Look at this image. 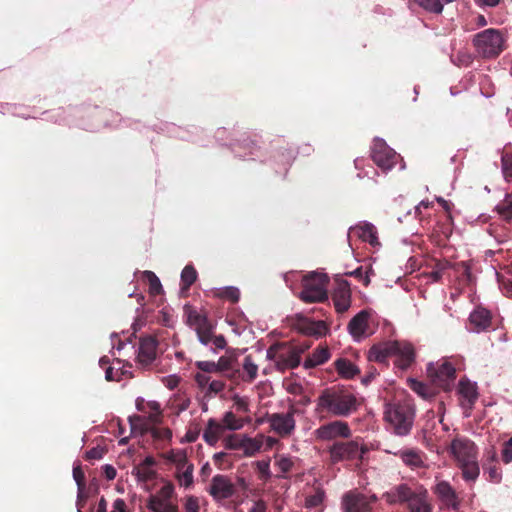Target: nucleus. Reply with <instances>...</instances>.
<instances>
[{
  "instance_id": "obj_58",
  "label": "nucleus",
  "mask_w": 512,
  "mask_h": 512,
  "mask_svg": "<svg viewBox=\"0 0 512 512\" xmlns=\"http://www.w3.org/2000/svg\"><path fill=\"white\" fill-rule=\"evenodd\" d=\"M248 512H267V504L263 500H257L253 503Z\"/></svg>"
},
{
  "instance_id": "obj_12",
  "label": "nucleus",
  "mask_w": 512,
  "mask_h": 512,
  "mask_svg": "<svg viewBox=\"0 0 512 512\" xmlns=\"http://www.w3.org/2000/svg\"><path fill=\"white\" fill-rule=\"evenodd\" d=\"M398 155L384 140L376 138L372 147V159L384 171L390 170L397 162Z\"/></svg>"
},
{
  "instance_id": "obj_23",
  "label": "nucleus",
  "mask_w": 512,
  "mask_h": 512,
  "mask_svg": "<svg viewBox=\"0 0 512 512\" xmlns=\"http://www.w3.org/2000/svg\"><path fill=\"white\" fill-rule=\"evenodd\" d=\"M396 347L394 341L374 345L369 350L368 359L369 361L384 363L388 357L393 356Z\"/></svg>"
},
{
  "instance_id": "obj_32",
  "label": "nucleus",
  "mask_w": 512,
  "mask_h": 512,
  "mask_svg": "<svg viewBox=\"0 0 512 512\" xmlns=\"http://www.w3.org/2000/svg\"><path fill=\"white\" fill-rule=\"evenodd\" d=\"M335 368L337 372L344 378H353L359 373V369L351 361L340 358L335 361Z\"/></svg>"
},
{
  "instance_id": "obj_27",
  "label": "nucleus",
  "mask_w": 512,
  "mask_h": 512,
  "mask_svg": "<svg viewBox=\"0 0 512 512\" xmlns=\"http://www.w3.org/2000/svg\"><path fill=\"white\" fill-rule=\"evenodd\" d=\"M187 322L195 329L197 335L203 334L207 331H213V325L208 321L206 316L195 310H191L188 313Z\"/></svg>"
},
{
  "instance_id": "obj_4",
  "label": "nucleus",
  "mask_w": 512,
  "mask_h": 512,
  "mask_svg": "<svg viewBox=\"0 0 512 512\" xmlns=\"http://www.w3.org/2000/svg\"><path fill=\"white\" fill-rule=\"evenodd\" d=\"M308 348L293 347L286 344H274L266 352V357L274 361L279 371L293 369L299 366L301 354Z\"/></svg>"
},
{
  "instance_id": "obj_34",
  "label": "nucleus",
  "mask_w": 512,
  "mask_h": 512,
  "mask_svg": "<svg viewBox=\"0 0 512 512\" xmlns=\"http://www.w3.org/2000/svg\"><path fill=\"white\" fill-rule=\"evenodd\" d=\"M242 379L246 382H252L256 379L258 374V366L253 362L251 356L244 358Z\"/></svg>"
},
{
  "instance_id": "obj_16",
  "label": "nucleus",
  "mask_w": 512,
  "mask_h": 512,
  "mask_svg": "<svg viewBox=\"0 0 512 512\" xmlns=\"http://www.w3.org/2000/svg\"><path fill=\"white\" fill-rule=\"evenodd\" d=\"M451 452L459 465L477 460L476 446L466 438L454 439L451 443Z\"/></svg>"
},
{
  "instance_id": "obj_35",
  "label": "nucleus",
  "mask_w": 512,
  "mask_h": 512,
  "mask_svg": "<svg viewBox=\"0 0 512 512\" xmlns=\"http://www.w3.org/2000/svg\"><path fill=\"white\" fill-rule=\"evenodd\" d=\"M333 302L338 313L347 311L351 304L350 293L347 290L339 291L334 295Z\"/></svg>"
},
{
  "instance_id": "obj_43",
  "label": "nucleus",
  "mask_w": 512,
  "mask_h": 512,
  "mask_svg": "<svg viewBox=\"0 0 512 512\" xmlns=\"http://www.w3.org/2000/svg\"><path fill=\"white\" fill-rule=\"evenodd\" d=\"M73 478L77 484L78 501H79L80 497H82V495H83V490L85 489L84 473L81 470L80 466H75L73 468Z\"/></svg>"
},
{
  "instance_id": "obj_14",
  "label": "nucleus",
  "mask_w": 512,
  "mask_h": 512,
  "mask_svg": "<svg viewBox=\"0 0 512 512\" xmlns=\"http://www.w3.org/2000/svg\"><path fill=\"white\" fill-rule=\"evenodd\" d=\"M440 507L447 510H458L460 499L454 488L447 481H439L433 488Z\"/></svg>"
},
{
  "instance_id": "obj_29",
  "label": "nucleus",
  "mask_w": 512,
  "mask_h": 512,
  "mask_svg": "<svg viewBox=\"0 0 512 512\" xmlns=\"http://www.w3.org/2000/svg\"><path fill=\"white\" fill-rule=\"evenodd\" d=\"M263 444L264 435H258L255 438L243 435L241 450L245 456L251 457L261 450Z\"/></svg>"
},
{
  "instance_id": "obj_62",
  "label": "nucleus",
  "mask_w": 512,
  "mask_h": 512,
  "mask_svg": "<svg viewBox=\"0 0 512 512\" xmlns=\"http://www.w3.org/2000/svg\"><path fill=\"white\" fill-rule=\"evenodd\" d=\"M103 456V450L101 448H92L86 453L88 459H101Z\"/></svg>"
},
{
  "instance_id": "obj_18",
  "label": "nucleus",
  "mask_w": 512,
  "mask_h": 512,
  "mask_svg": "<svg viewBox=\"0 0 512 512\" xmlns=\"http://www.w3.org/2000/svg\"><path fill=\"white\" fill-rule=\"evenodd\" d=\"M342 505L345 512H372L368 498L362 494L347 493Z\"/></svg>"
},
{
  "instance_id": "obj_45",
  "label": "nucleus",
  "mask_w": 512,
  "mask_h": 512,
  "mask_svg": "<svg viewBox=\"0 0 512 512\" xmlns=\"http://www.w3.org/2000/svg\"><path fill=\"white\" fill-rule=\"evenodd\" d=\"M217 295L222 298H226L231 300L232 302H237L240 297V291L238 288L234 286H229L221 289Z\"/></svg>"
},
{
  "instance_id": "obj_63",
  "label": "nucleus",
  "mask_w": 512,
  "mask_h": 512,
  "mask_svg": "<svg viewBox=\"0 0 512 512\" xmlns=\"http://www.w3.org/2000/svg\"><path fill=\"white\" fill-rule=\"evenodd\" d=\"M103 470H104L105 477L108 480H113L116 477V469L112 465L106 464L103 467Z\"/></svg>"
},
{
  "instance_id": "obj_59",
  "label": "nucleus",
  "mask_w": 512,
  "mask_h": 512,
  "mask_svg": "<svg viewBox=\"0 0 512 512\" xmlns=\"http://www.w3.org/2000/svg\"><path fill=\"white\" fill-rule=\"evenodd\" d=\"M210 377L208 375H206L205 373H198L196 374L195 376V380L197 382V384L201 387V388H204V387H208V384L210 382Z\"/></svg>"
},
{
  "instance_id": "obj_36",
  "label": "nucleus",
  "mask_w": 512,
  "mask_h": 512,
  "mask_svg": "<svg viewBox=\"0 0 512 512\" xmlns=\"http://www.w3.org/2000/svg\"><path fill=\"white\" fill-rule=\"evenodd\" d=\"M462 470L463 478L467 481H475L480 473L478 461L463 463L459 465Z\"/></svg>"
},
{
  "instance_id": "obj_33",
  "label": "nucleus",
  "mask_w": 512,
  "mask_h": 512,
  "mask_svg": "<svg viewBox=\"0 0 512 512\" xmlns=\"http://www.w3.org/2000/svg\"><path fill=\"white\" fill-rule=\"evenodd\" d=\"M221 424L224 430L237 431L244 427L245 420L236 417L233 412L227 411L223 415Z\"/></svg>"
},
{
  "instance_id": "obj_15",
  "label": "nucleus",
  "mask_w": 512,
  "mask_h": 512,
  "mask_svg": "<svg viewBox=\"0 0 512 512\" xmlns=\"http://www.w3.org/2000/svg\"><path fill=\"white\" fill-rule=\"evenodd\" d=\"M406 506L408 512H433L428 490L421 485L413 486Z\"/></svg>"
},
{
  "instance_id": "obj_60",
  "label": "nucleus",
  "mask_w": 512,
  "mask_h": 512,
  "mask_svg": "<svg viewBox=\"0 0 512 512\" xmlns=\"http://www.w3.org/2000/svg\"><path fill=\"white\" fill-rule=\"evenodd\" d=\"M211 344L216 349H224L226 346V340H225L224 336H222V335L213 336Z\"/></svg>"
},
{
  "instance_id": "obj_42",
  "label": "nucleus",
  "mask_w": 512,
  "mask_h": 512,
  "mask_svg": "<svg viewBox=\"0 0 512 512\" xmlns=\"http://www.w3.org/2000/svg\"><path fill=\"white\" fill-rule=\"evenodd\" d=\"M419 6L432 13H441L443 5L440 0H415Z\"/></svg>"
},
{
  "instance_id": "obj_39",
  "label": "nucleus",
  "mask_w": 512,
  "mask_h": 512,
  "mask_svg": "<svg viewBox=\"0 0 512 512\" xmlns=\"http://www.w3.org/2000/svg\"><path fill=\"white\" fill-rule=\"evenodd\" d=\"M144 277L149 283V291L153 295L160 294L162 292V285L159 278L152 271H144Z\"/></svg>"
},
{
  "instance_id": "obj_37",
  "label": "nucleus",
  "mask_w": 512,
  "mask_h": 512,
  "mask_svg": "<svg viewBox=\"0 0 512 512\" xmlns=\"http://www.w3.org/2000/svg\"><path fill=\"white\" fill-rule=\"evenodd\" d=\"M495 209L504 220H510L512 218V193L508 194Z\"/></svg>"
},
{
  "instance_id": "obj_10",
  "label": "nucleus",
  "mask_w": 512,
  "mask_h": 512,
  "mask_svg": "<svg viewBox=\"0 0 512 512\" xmlns=\"http://www.w3.org/2000/svg\"><path fill=\"white\" fill-rule=\"evenodd\" d=\"M366 449L356 441L338 442L329 449L330 459L333 463L345 460L361 459Z\"/></svg>"
},
{
  "instance_id": "obj_1",
  "label": "nucleus",
  "mask_w": 512,
  "mask_h": 512,
  "mask_svg": "<svg viewBox=\"0 0 512 512\" xmlns=\"http://www.w3.org/2000/svg\"><path fill=\"white\" fill-rule=\"evenodd\" d=\"M384 418L395 435L406 436L413 427L415 411L408 402L387 403Z\"/></svg>"
},
{
  "instance_id": "obj_30",
  "label": "nucleus",
  "mask_w": 512,
  "mask_h": 512,
  "mask_svg": "<svg viewBox=\"0 0 512 512\" xmlns=\"http://www.w3.org/2000/svg\"><path fill=\"white\" fill-rule=\"evenodd\" d=\"M329 358V349L327 347H319L305 359L303 366L305 369L314 368L318 365L325 363Z\"/></svg>"
},
{
  "instance_id": "obj_20",
  "label": "nucleus",
  "mask_w": 512,
  "mask_h": 512,
  "mask_svg": "<svg viewBox=\"0 0 512 512\" xmlns=\"http://www.w3.org/2000/svg\"><path fill=\"white\" fill-rule=\"evenodd\" d=\"M394 343H396L397 346L393 353V356L397 357L396 364L398 367L406 369L414 361V348L410 343L405 341H394Z\"/></svg>"
},
{
  "instance_id": "obj_48",
  "label": "nucleus",
  "mask_w": 512,
  "mask_h": 512,
  "mask_svg": "<svg viewBox=\"0 0 512 512\" xmlns=\"http://www.w3.org/2000/svg\"><path fill=\"white\" fill-rule=\"evenodd\" d=\"M184 511L185 512H199L200 503L199 498L193 495H188L184 498Z\"/></svg>"
},
{
  "instance_id": "obj_41",
  "label": "nucleus",
  "mask_w": 512,
  "mask_h": 512,
  "mask_svg": "<svg viewBox=\"0 0 512 512\" xmlns=\"http://www.w3.org/2000/svg\"><path fill=\"white\" fill-rule=\"evenodd\" d=\"M243 435L231 434L224 438L223 444L226 449L241 450Z\"/></svg>"
},
{
  "instance_id": "obj_28",
  "label": "nucleus",
  "mask_w": 512,
  "mask_h": 512,
  "mask_svg": "<svg viewBox=\"0 0 512 512\" xmlns=\"http://www.w3.org/2000/svg\"><path fill=\"white\" fill-rule=\"evenodd\" d=\"M474 332H480L489 327L491 317L489 311L484 308L474 310L469 317Z\"/></svg>"
},
{
  "instance_id": "obj_64",
  "label": "nucleus",
  "mask_w": 512,
  "mask_h": 512,
  "mask_svg": "<svg viewBox=\"0 0 512 512\" xmlns=\"http://www.w3.org/2000/svg\"><path fill=\"white\" fill-rule=\"evenodd\" d=\"M147 401H145L143 398L138 397L136 399V409L140 412H147Z\"/></svg>"
},
{
  "instance_id": "obj_17",
  "label": "nucleus",
  "mask_w": 512,
  "mask_h": 512,
  "mask_svg": "<svg viewBox=\"0 0 512 512\" xmlns=\"http://www.w3.org/2000/svg\"><path fill=\"white\" fill-rule=\"evenodd\" d=\"M209 494L217 501L230 498L235 493V486L225 475H215L210 483Z\"/></svg>"
},
{
  "instance_id": "obj_51",
  "label": "nucleus",
  "mask_w": 512,
  "mask_h": 512,
  "mask_svg": "<svg viewBox=\"0 0 512 512\" xmlns=\"http://www.w3.org/2000/svg\"><path fill=\"white\" fill-rule=\"evenodd\" d=\"M232 400H233L234 407L238 412H243V413L249 412V401H248L247 397L234 395Z\"/></svg>"
},
{
  "instance_id": "obj_2",
  "label": "nucleus",
  "mask_w": 512,
  "mask_h": 512,
  "mask_svg": "<svg viewBox=\"0 0 512 512\" xmlns=\"http://www.w3.org/2000/svg\"><path fill=\"white\" fill-rule=\"evenodd\" d=\"M318 407L335 416H347L356 410V398L343 390H325L318 398Z\"/></svg>"
},
{
  "instance_id": "obj_21",
  "label": "nucleus",
  "mask_w": 512,
  "mask_h": 512,
  "mask_svg": "<svg viewBox=\"0 0 512 512\" xmlns=\"http://www.w3.org/2000/svg\"><path fill=\"white\" fill-rule=\"evenodd\" d=\"M355 234L361 240L368 242L373 247L379 245L376 227L369 222H362L350 228L349 235Z\"/></svg>"
},
{
  "instance_id": "obj_49",
  "label": "nucleus",
  "mask_w": 512,
  "mask_h": 512,
  "mask_svg": "<svg viewBox=\"0 0 512 512\" xmlns=\"http://www.w3.org/2000/svg\"><path fill=\"white\" fill-rule=\"evenodd\" d=\"M139 481H148L153 478L154 471L150 467L139 465L133 472Z\"/></svg>"
},
{
  "instance_id": "obj_6",
  "label": "nucleus",
  "mask_w": 512,
  "mask_h": 512,
  "mask_svg": "<svg viewBox=\"0 0 512 512\" xmlns=\"http://www.w3.org/2000/svg\"><path fill=\"white\" fill-rule=\"evenodd\" d=\"M327 277L324 274L312 272L303 279V290L299 294L306 303L322 302L328 298Z\"/></svg>"
},
{
  "instance_id": "obj_11",
  "label": "nucleus",
  "mask_w": 512,
  "mask_h": 512,
  "mask_svg": "<svg viewBox=\"0 0 512 512\" xmlns=\"http://www.w3.org/2000/svg\"><path fill=\"white\" fill-rule=\"evenodd\" d=\"M294 413L295 410L290 409L286 413H273L269 415L267 422L271 430L282 438L289 437L296 427Z\"/></svg>"
},
{
  "instance_id": "obj_7",
  "label": "nucleus",
  "mask_w": 512,
  "mask_h": 512,
  "mask_svg": "<svg viewBox=\"0 0 512 512\" xmlns=\"http://www.w3.org/2000/svg\"><path fill=\"white\" fill-rule=\"evenodd\" d=\"M175 487L172 482L166 481L164 485L147 501V508L151 512H180L174 501Z\"/></svg>"
},
{
  "instance_id": "obj_31",
  "label": "nucleus",
  "mask_w": 512,
  "mask_h": 512,
  "mask_svg": "<svg viewBox=\"0 0 512 512\" xmlns=\"http://www.w3.org/2000/svg\"><path fill=\"white\" fill-rule=\"evenodd\" d=\"M301 330L305 334L320 337L326 334L327 326L323 321H312L304 319Z\"/></svg>"
},
{
  "instance_id": "obj_61",
  "label": "nucleus",
  "mask_w": 512,
  "mask_h": 512,
  "mask_svg": "<svg viewBox=\"0 0 512 512\" xmlns=\"http://www.w3.org/2000/svg\"><path fill=\"white\" fill-rule=\"evenodd\" d=\"M198 336V339L199 341L205 345V346H208L211 344V341H212V338H213V331H207L203 334H199L197 335Z\"/></svg>"
},
{
  "instance_id": "obj_26",
  "label": "nucleus",
  "mask_w": 512,
  "mask_h": 512,
  "mask_svg": "<svg viewBox=\"0 0 512 512\" xmlns=\"http://www.w3.org/2000/svg\"><path fill=\"white\" fill-rule=\"evenodd\" d=\"M224 431L225 430L221 423L213 418H210L203 432V439L208 445L215 446L220 437L223 435Z\"/></svg>"
},
{
  "instance_id": "obj_24",
  "label": "nucleus",
  "mask_w": 512,
  "mask_h": 512,
  "mask_svg": "<svg viewBox=\"0 0 512 512\" xmlns=\"http://www.w3.org/2000/svg\"><path fill=\"white\" fill-rule=\"evenodd\" d=\"M458 392L461 397V405L467 411L470 410L477 399V390L474 383L467 380L459 382Z\"/></svg>"
},
{
  "instance_id": "obj_53",
  "label": "nucleus",
  "mask_w": 512,
  "mask_h": 512,
  "mask_svg": "<svg viewBox=\"0 0 512 512\" xmlns=\"http://www.w3.org/2000/svg\"><path fill=\"white\" fill-rule=\"evenodd\" d=\"M216 363L219 372H228L234 368V360L230 357H220Z\"/></svg>"
},
{
  "instance_id": "obj_56",
  "label": "nucleus",
  "mask_w": 512,
  "mask_h": 512,
  "mask_svg": "<svg viewBox=\"0 0 512 512\" xmlns=\"http://www.w3.org/2000/svg\"><path fill=\"white\" fill-rule=\"evenodd\" d=\"M502 458L505 463L512 462V438L505 442L502 449Z\"/></svg>"
},
{
  "instance_id": "obj_57",
  "label": "nucleus",
  "mask_w": 512,
  "mask_h": 512,
  "mask_svg": "<svg viewBox=\"0 0 512 512\" xmlns=\"http://www.w3.org/2000/svg\"><path fill=\"white\" fill-rule=\"evenodd\" d=\"M225 387V384L222 380H212L210 379V382L208 384V392L217 394L221 392Z\"/></svg>"
},
{
  "instance_id": "obj_40",
  "label": "nucleus",
  "mask_w": 512,
  "mask_h": 512,
  "mask_svg": "<svg viewBox=\"0 0 512 512\" xmlns=\"http://www.w3.org/2000/svg\"><path fill=\"white\" fill-rule=\"evenodd\" d=\"M148 420L152 424H156L160 421L161 416V408L158 402L156 401H148L147 403V412Z\"/></svg>"
},
{
  "instance_id": "obj_46",
  "label": "nucleus",
  "mask_w": 512,
  "mask_h": 512,
  "mask_svg": "<svg viewBox=\"0 0 512 512\" xmlns=\"http://www.w3.org/2000/svg\"><path fill=\"white\" fill-rule=\"evenodd\" d=\"M325 497V493L322 489H316L314 494L310 495L306 499V507L308 508H314L320 505Z\"/></svg>"
},
{
  "instance_id": "obj_9",
  "label": "nucleus",
  "mask_w": 512,
  "mask_h": 512,
  "mask_svg": "<svg viewBox=\"0 0 512 512\" xmlns=\"http://www.w3.org/2000/svg\"><path fill=\"white\" fill-rule=\"evenodd\" d=\"M455 368L447 360L429 363L427 373L430 379L439 387L449 389L450 384L455 378Z\"/></svg>"
},
{
  "instance_id": "obj_50",
  "label": "nucleus",
  "mask_w": 512,
  "mask_h": 512,
  "mask_svg": "<svg viewBox=\"0 0 512 512\" xmlns=\"http://www.w3.org/2000/svg\"><path fill=\"white\" fill-rule=\"evenodd\" d=\"M257 471L261 480H268L271 477L270 461L261 460L256 462Z\"/></svg>"
},
{
  "instance_id": "obj_3",
  "label": "nucleus",
  "mask_w": 512,
  "mask_h": 512,
  "mask_svg": "<svg viewBox=\"0 0 512 512\" xmlns=\"http://www.w3.org/2000/svg\"><path fill=\"white\" fill-rule=\"evenodd\" d=\"M472 42L477 54L482 58H495L505 47V38L501 31L493 28L477 33Z\"/></svg>"
},
{
  "instance_id": "obj_22",
  "label": "nucleus",
  "mask_w": 512,
  "mask_h": 512,
  "mask_svg": "<svg viewBox=\"0 0 512 512\" xmlns=\"http://www.w3.org/2000/svg\"><path fill=\"white\" fill-rule=\"evenodd\" d=\"M412 489V486L400 484L385 492L382 498L390 505L406 504L408 497L411 496Z\"/></svg>"
},
{
  "instance_id": "obj_25",
  "label": "nucleus",
  "mask_w": 512,
  "mask_h": 512,
  "mask_svg": "<svg viewBox=\"0 0 512 512\" xmlns=\"http://www.w3.org/2000/svg\"><path fill=\"white\" fill-rule=\"evenodd\" d=\"M407 466L411 468L424 467V454L417 449H404L395 453Z\"/></svg>"
},
{
  "instance_id": "obj_5",
  "label": "nucleus",
  "mask_w": 512,
  "mask_h": 512,
  "mask_svg": "<svg viewBox=\"0 0 512 512\" xmlns=\"http://www.w3.org/2000/svg\"><path fill=\"white\" fill-rule=\"evenodd\" d=\"M163 458L176 468L175 478L180 487L189 489L194 483V465L188 461L183 449H171L163 454Z\"/></svg>"
},
{
  "instance_id": "obj_54",
  "label": "nucleus",
  "mask_w": 512,
  "mask_h": 512,
  "mask_svg": "<svg viewBox=\"0 0 512 512\" xmlns=\"http://www.w3.org/2000/svg\"><path fill=\"white\" fill-rule=\"evenodd\" d=\"M197 367L204 373L219 372L217 368V363L212 361H199L197 362Z\"/></svg>"
},
{
  "instance_id": "obj_38",
  "label": "nucleus",
  "mask_w": 512,
  "mask_h": 512,
  "mask_svg": "<svg viewBox=\"0 0 512 512\" xmlns=\"http://www.w3.org/2000/svg\"><path fill=\"white\" fill-rule=\"evenodd\" d=\"M197 272L192 265H187L181 272V282L183 287L188 289L196 280Z\"/></svg>"
},
{
  "instance_id": "obj_55",
  "label": "nucleus",
  "mask_w": 512,
  "mask_h": 512,
  "mask_svg": "<svg viewBox=\"0 0 512 512\" xmlns=\"http://www.w3.org/2000/svg\"><path fill=\"white\" fill-rule=\"evenodd\" d=\"M276 465L278 466L281 472L286 473L291 470L293 466V461L289 457L281 456L277 460Z\"/></svg>"
},
{
  "instance_id": "obj_8",
  "label": "nucleus",
  "mask_w": 512,
  "mask_h": 512,
  "mask_svg": "<svg viewBox=\"0 0 512 512\" xmlns=\"http://www.w3.org/2000/svg\"><path fill=\"white\" fill-rule=\"evenodd\" d=\"M347 330L355 342L370 337L375 329L372 326V314L368 310H361L348 323Z\"/></svg>"
},
{
  "instance_id": "obj_13",
  "label": "nucleus",
  "mask_w": 512,
  "mask_h": 512,
  "mask_svg": "<svg viewBox=\"0 0 512 512\" xmlns=\"http://www.w3.org/2000/svg\"><path fill=\"white\" fill-rule=\"evenodd\" d=\"M316 439L321 441H330L336 438H348L351 436V430L344 421L336 420L324 424L314 431Z\"/></svg>"
},
{
  "instance_id": "obj_19",
  "label": "nucleus",
  "mask_w": 512,
  "mask_h": 512,
  "mask_svg": "<svg viewBox=\"0 0 512 512\" xmlns=\"http://www.w3.org/2000/svg\"><path fill=\"white\" fill-rule=\"evenodd\" d=\"M157 341L151 337H144L140 340L137 360L142 366L151 364L156 357Z\"/></svg>"
},
{
  "instance_id": "obj_47",
  "label": "nucleus",
  "mask_w": 512,
  "mask_h": 512,
  "mask_svg": "<svg viewBox=\"0 0 512 512\" xmlns=\"http://www.w3.org/2000/svg\"><path fill=\"white\" fill-rule=\"evenodd\" d=\"M502 173L506 181H512V154L502 156Z\"/></svg>"
},
{
  "instance_id": "obj_52",
  "label": "nucleus",
  "mask_w": 512,
  "mask_h": 512,
  "mask_svg": "<svg viewBox=\"0 0 512 512\" xmlns=\"http://www.w3.org/2000/svg\"><path fill=\"white\" fill-rule=\"evenodd\" d=\"M450 267L449 262H439L436 264L435 268L431 271L430 277L432 281L436 282L441 279L444 271Z\"/></svg>"
},
{
  "instance_id": "obj_44",
  "label": "nucleus",
  "mask_w": 512,
  "mask_h": 512,
  "mask_svg": "<svg viewBox=\"0 0 512 512\" xmlns=\"http://www.w3.org/2000/svg\"><path fill=\"white\" fill-rule=\"evenodd\" d=\"M410 387L414 392L425 399L432 396V392L429 387L423 382L412 380Z\"/></svg>"
}]
</instances>
